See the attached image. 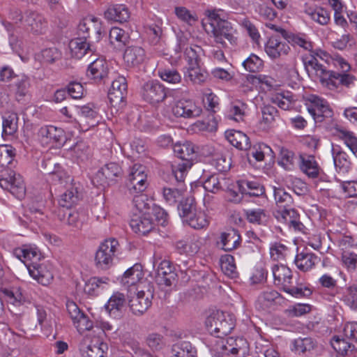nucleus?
Returning a JSON list of instances; mask_svg holds the SVG:
<instances>
[{
    "instance_id": "nucleus-1",
    "label": "nucleus",
    "mask_w": 357,
    "mask_h": 357,
    "mask_svg": "<svg viewBox=\"0 0 357 357\" xmlns=\"http://www.w3.org/2000/svg\"><path fill=\"white\" fill-rule=\"evenodd\" d=\"M220 10H207L206 18L202 22L206 32L213 38V41L222 47H227V41L231 45H236L238 38L231 24L223 20L219 13Z\"/></svg>"
},
{
    "instance_id": "nucleus-2",
    "label": "nucleus",
    "mask_w": 357,
    "mask_h": 357,
    "mask_svg": "<svg viewBox=\"0 0 357 357\" xmlns=\"http://www.w3.org/2000/svg\"><path fill=\"white\" fill-rule=\"evenodd\" d=\"M174 154L181 160V162L172 164V174L178 182H182L191 168L196 158L194 145L190 142L176 143L174 146Z\"/></svg>"
},
{
    "instance_id": "nucleus-3",
    "label": "nucleus",
    "mask_w": 357,
    "mask_h": 357,
    "mask_svg": "<svg viewBox=\"0 0 357 357\" xmlns=\"http://www.w3.org/2000/svg\"><path fill=\"white\" fill-rule=\"evenodd\" d=\"M206 326L208 333L221 337L231 332L235 326V320L232 314L216 310L206 318Z\"/></svg>"
},
{
    "instance_id": "nucleus-4",
    "label": "nucleus",
    "mask_w": 357,
    "mask_h": 357,
    "mask_svg": "<svg viewBox=\"0 0 357 357\" xmlns=\"http://www.w3.org/2000/svg\"><path fill=\"white\" fill-rule=\"evenodd\" d=\"M119 246V242L115 238H112L104 241L96 252L95 262L96 266L102 269H107L111 266Z\"/></svg>"
},
{
    "instance_id": "nucleus-5",
    "label": "nucleus",
    "mask_w": 357,
    "mask_h": 357,
    "mask_svg": "<svg viewBox=\"0 0 357 357\" xmlns=\"http://www.w3.org/2000/svg\"><path fill=\"white\" fill-rule=\"evenodd\" d=\"M121 282L128 288L130 295L132 294V291L144 289L147 282L144 280L142 266L139 264H135L128 268L122 276Z\"/></svg>"
},
{
    "instance_id": "nucleus-6",
    "label": "nucleus",
    "mask_w": 357,
    "mask_h": 357,
    "mask_svg": "<svg viewBox=\"0 0 357 357\" xmlns=\"http://www.w3.org/2000/svg\"><path fill=\"white\" fill-rule=\"evenodd\" d=\"M146 167L135 164L128 174V188L130 193H140L148 187Z\"/></svg>"
},
{
    "instance_id": "nucleus-7",
    "label": "nucleus",
    "mask_w": 357,
    "mask_h": 357,
    "mask_svg": "<svg viewBox=\"0 0 357 357\" xmlns=\"http://www.w3.org/2000/svg\"><path fill=\"white\" fill-rule=\"evenodd\" d=\"M214 348L218 351L227 352L230 354L240 356L245 354L248 349V344L243 337H230L227 339L220 338L215 342Z\"/></svg>"
},
{
    "instance_id": "nucleus-8",
    "label": "nucleus",
    "mask_w": 357,
    "mask_h": 357,
    "mask_svg": "<svg viewBox=\"0 0 357 357\" xmlns=\"http://www.w3.org/2000/svg\"><path fill=\"white\" fill-rule=\"evenodd\" d=\"M38 137L40 144L45 146H60L65 141L63 129L53 126L41 127L38 131Z\"/></svg>"
},
{
    "instance_id": "nucleus-9",
    "label": "nucleus",
    "mask_w": 357,
    "mask_h": 357,
    "mask_svg": "<svg viewBox=\"0 0 357 357\" xmlns=\"http://www.w3.org/2000/svg\"><path fill=\"white\" fill-rule=\"evenodd\" d=\"M134 296H130L128 304L132 312L137 316L143 314L151 305L152 293L144 289L132 291Z\"/></svg>"
},
{
    "instance_id": "nucleus-10",
    "label": "nucleus",
    "mask_w": 357,
    "mask_h": 357,
    "mask_svg": "<svg viewBox=\"0 0 357 357\" xmlns=\"http://www.w3.org/2000/svg\"><path fill=\"white\" fill-rule=\"evenodd\" d=\"M24 25L29 33L36 36L45 34L48 29L47 19L43 15L32 10L24 13Z\"/></svg>"
},
{
    "instance_id": "nucleus-11",
    "label": "nucleus",
    "mask_w": 357,
    "mask_h": 357,
    "mask_svg": "<svg viewBox=\"0 0 357 357\" xmlns=\"http://www.w3.org/2000/svg\"><path fill=\"white\" fill-rule=\"evenodd\" d=\"M127 82L124 77L119 76L112 83L108 92V98L112 107L119 109L125 103L124 99L127 93Z\"/></svg>"
},
{
    "instance_id": "nucleus-12",
    "label": "nucleus",
    "mask_w": 357,
    "mask_h": 357,
    "mask_svg": "<svg viewBox=\"0 0 357 357\" xmlns=\"http://www.w3.org/2000/svg\"><path fill=\"white\" fill-rule=\"evenodd\" d=\"M0 187L9 191L19 199L25 195L26 188L22 176L13 171H10L8 176L0 178Z\"/></svg>"
},
{
    "instance_id": "nucleus-13",
    "label": "nucleus",
    "mask_w": 357,
    "mask_h": 357,
    "mask_svg": "<svg viewBox=\"0 0 357 357\" xmlns=\"http://www.w3.org/2000/svg\"><path fill=\"white\" fill-rule=\"evenodd\" d=\"M141 94L143 99L151 104L161 102L167 97L165 86L155 80L146 82L142 88Z\"/></svg>"
},
{
    "instance_id": "nucleus-14",
    "label": "nucleus",
    "mask_w": 357,
    "mask_h": 357,
    "mask_svg": "<svg viewBox=\"0 0 357 357\" xmlns=\"http://www.w3.org/2000/svg\"><path fill=\"white\" fill-rule=\"evenodd\" d=\"M29 275L43 285H48L53 280L52 266L48 262H32L26 265Z\"/></svg>"
},
{
    "instance_id": "nucleus-15",
    "label": "nucleus",
    "mask_w": 357,
    "mask_h": 357,
    "mask_svg": "<svg viewBox=\"0 0 357 357\" xmlns=\"http://www.w3.org/2000/svg\"><path fill=\"white\" fill-rule=\"evenodd\" d=\"M309 102L307 110L317 121H322L324 117L331 116L332 111L324 99L316 96L310 95L307 97Z\"/></svg>"
},
{
    "instance_id": "nucleus-16",
    "label": "nucleus",
    "mask_w": 357,
    "mask_h": 357,
    "mask_svg": "<svg viewBox=\"0 0 357 357\" xmlns=\"http://www.w3.org/2000/svg\"><path fill=\"white\" fill-rule=\"evenodd\" d=\"M74 112L79 116V119H75L80 129L83 131L94 127L98 123V113L89 105L75 106Z\"/></svg>"
},
{
    "instance_id": "nucleus-17",
    "label": "nucleus",
    "mask_w": 357,
    "mask_h": 357,
    "mask_svg": "<svg viewBox=\"0 0 357 357\" xmlns=\"http://www.w3.org/2000/svg\"><path fill=\"white\" fill-rule=\"evenodd\" d=\"M174 116L183 118H196L201 115L202 109L191 99H181L172 108Z\"/></svg>"
},
{
    "instance_id": "nucleus-18",
    "label": "nucleus",
    "mask_w": 357,
    "mask_h": 357,
    "mask_svg": "<svg viewBox=\"0 0 357 357\" xmlns=\"http://www.w3.org/2000/svg\"><path fill=\"white\" fill-rule=\"evenodd\" d=\"M79 34L86 38L92 36L96 41H99L102 35V22L93 16L84 18L78 25Z\"/></svg>"
},
{
    "instance_id": "nucleus-19",
    "label": "nucleus",
    "mask_w": 357,
    "mask_h": 357,
    "mask_svg": "<svg viewBox=\"0 0 357 357\" xmlns=\"http://www.w3.org/2000/svg\"><path fill=\"white\" fill-rule=\"evenodd\" d=\"M264 50L267 55L273 60L282 59L290 52L289 44L284 40L271 36L266 43Z\"/></svg>"
},
{
    "instance_id": "nucleus-20",
    "label": "nucleus",
    "mask_w": 357,
    "mask_h": 357,
    "mask_svg": "<svg viewBox=\"0 0 357 357\" xmlns=\"http://www.w3.org/2000/svg\"><path fill=\"white\" fill-rule=\"evenodd\" d=\"M122 174L121 167L115 162L106 164L96 174L93 178V183L104 185L114 181L116 178L120 177Z\"/></svg>"
},
{
    "instance_id": "nucleus-21",
    "label": "nucleus",
    "mask_w": 357,
    "mask_h": 357,
    "mask_svg": "<svg viewBox=\"0 0 357 357\" xmlns=\"http://www.w3.org/2000/svg\"><path fill=\"white\" fill-rule=\"evenodd\" d=\"M155 221L151 217L150 211L142 214H134L130 222L132 229L135 233L145 235L155 228Z\"/></svg>"
},
{
    "instance_id": "nucleus-22",
    "label": "nucleus",
    "mask_w": 357,
    "mask_h": 357,
    "mask_svg": "<svg viewBox=\"0 0 357 357\" xmlns=\"http://www.w3.org/2000/svg\"><path fill=\"white\" fill-rule=\"evenodd\" d=\"M275 218L280 222L286 223L290 228L295 231H303L304 225L300 221L298 212L291 208L278 209L275 213Z\"/></svg>"
},
{
    "instance_id": "nucleus-23",
    "label": "nucleus",
    "mask_w": 357,
    "mask_h": 357,
    "mask_svg": "<svg viewBox=\"0 0 357 357\" xmlns=\"http://www.w3.org/2000/svg\"><path fill=\"white\" fill-rule=\"evenodd\" d=\"M317 346L318 343L315 339L311 337H299L291 342L290 349L296 355L308 356Z\"/></svg>"
},
{
    "instance_id": "nucleus-24",
    "label": "nucleus",
    "mask_w": 357,
    "mask_h": 357,
    "mask_svg": "<svg viewBox=\"0 0 357 357\" xmlns=\"http://www.w3.org/2000/svg\"><path fill=\"white\" fill-rule=\"evenodd\" d=\"M311 63L317 66V71L314 73L315 75L324 86L330 90H335L339 87V73L328 70L324 66H319L313 62Z\"/></svg>"
},
{
    "instance_id": "nucleus-25",
    "label": "nucleus",
    "mask_w": 357,
    "mask_h": 357,
    "mask_svg": "<svg viewBox=\"0 0 357 357\" xmlns=\"http://www.w3.org/2000/svg\"><path fill=\"white\" fill-rule=\"evenodd\" d=\"M156 280L158 283L165 284L167 287L171 286L175 281L176 274L169 261L162 260L156 270Z\"/></svg>"
},
{
    "instance_id": "nucleus-26",
    "label": "nucleus",
    "mask_w": 357,
    "mask_h": 357,
    "mask_svg": "<svg viewBox=\"0 0 357 357\" xmlns=\"http://www.w3.org/2000/svg\"><path fill=\"white\" fill-rule=\"evenodd\" d=\"M298 163L301 170L310 178H317L319 174L320 167L312 155L301 154L298 155Z\"/></svg>"
},
{
    "instance_id": "nucleus-27",
    "label": "nucleus",
    "mask_w": 357,
    "mask_h": 357,
    "mask_svg": "<svg viewBox=\"0 0 357 357\" xmlns=\"http://www.w3.org/2000/svg\"><path fill=\"white\" fill-rule=\"evenodd\" d=\"M108 63L105 59L98 58L91 62L87 69V76L95 82H100L107 77Z\"/></svg>"
},
{
    "instance_id": "nucleus-28",
    "label": "nucleus",
    "mask_w": 357,
    "mask_h": 357,
    "mask_svg": "<svg viewBox=\"0 0 357 357\" xmlns=\"http://www.w3.org/2000/svg\"><path fill=\"white\" fill-rule=\"evenodd\" d=\"M241 241L238 231L236 229H229L220 234L218 243L223 250L229 252L236 249L240 245Z\"/></svg>"
},
{
    "instance_id": "nucleus-29",
    "label": "nucleus",
    "mask_w": 357,
    "mask_h": 357,
    "mask_svg": "<svg viewBox=\"0 0 357 357\" xmlns=\"http://www.w3.org/2000/svg\"><path fill=\"white\" fill-rule=\"evenodd\" d=\"M272 273L274 280V284L280 286L282 289L291 283L292 273L291 271L284 264H275L272 267Z\"/></svg>"
},
{
    "instance_id": "nucleus-30",
    "label": "nucleus",
    "mask_w": 357,
    "mask_h": 357,
    "mask_svg": "<svg viewBox=\"0 0 357 357\" xmlns=\"http://www.w3.org/2000/svg\"><path fill=\"white\" fill-rule=\"evenodd\" d=\"M105 17L109 21L123 23L129 20L130 13L125 5L116 4L109 6L105 10Z\"/></svg>"
},
{
    "instance_id": "nucleus-31",
    "label": "nucleus",
    "mask_w": 357,
    "mask_h": 357,
    "mask_svg": "<svg viewBox=\"0 0 357 357\" xmlns=\"http://www.w3.org/2000/svg\"><path fill=\"white\" fill-rule=\"evenodd\" d=\"M318 261V257L314 253L303 250L296 255L294 263L300 271L307 272L313 268Z\"/></svg>"
},
{
    "instance_id": "nucleus-32",
    "label": "nucleus",
    "mask_w": 357,
    "mask_h": 357,
    "mask_svg": "<svg viewBox=\"0 0 357 357\" xmlns=\"http://www.w3.org/2000/svg\"><path fill=\"white\" fill-rule=\"evenodd\" d=\"M146 59L144 50L139 46L128 47L124 52L123 59L128 66H137Z\"/></svg>"
},
{
    "instance_id": "nucleus-33",
    "label": "nucleus",
    "mask_w": 357,
    "mask_h": 357,
    "mask_svg": "<svg viewBox=\"0 0 357 357\" xmlns=\"http://www.w3.org/2000/svg\"><path fill=\"white\" fill-rule=\"evenodd\" d=\"M332 155L335 169L338 172H347L351 166L348 155L340 146L334 144L332 146Z\"/></svg>"
},
{
    "instance_id": "nucleus-34",
    "label": "nucleus",
    "mask_w": 357,
    "mask_h": 357,
    "mask_svg": "<svg viewBox=\"0 0 357 357\" xmlns=\"http://www.w3.org/2000/svg\"><path fill=\"white\" fill-rule=\"evenodd\" d=\"M304 13L315 22L321 25H326L330 21L329 13L321 7L305 5Z\"/></svg>"
},
{
    "instance_id": "nucleus-35",
    "label": "nucleus",
    "mask_w": 357,
    "mask_h": 357,
    "mask_svg": "<svg viewBox=\"0 0 357 357\" xmlns=\"http://www.w3.org/2000/svg\"><path fill=\"white\" fill-rule=\"evenodd\" d=\"M15 256L22 261L25 265L36 262L40 258V252L36 248L25 246L17 248L14 250Z\"/></svg>"
},
{
    "instance_id": "nucleus-36",
    "label": "nucleus",
    "mask_w": 357,
    "mask_h": 357,
    "mask_svg": "<svg viewBox=\"0 0 357 357\" xmlns=\"http://www.w3.org/2000/svg\"><path fill=\"white\" fill-rule=\"evenodd\" d=\"M226 137L232 146L240 150L247 151L250 148L249 137L241 131L231 130L227 132Z\"/></svg>"
},
{
    "instance_id": "nucleus-37",
    "label": "nucleus",
    "mask_w": 357,
    "mask_h": 357,
    "mask_svg": "<svg viewBox=\"0 0 357 357\" xmlns=\"http://www.w3.org/2000/svg\"><path fill=\"white\" fill-rule=\"evenodd\" d=\"M60 218L62 221L66 222L70 226L76 228H80L84 222L87 220V214L84 211H70L68 208L63 212L62 217Z\"/></svg>"
},
{
    "instance_id": "nucleus-38",
    "label": "nucleus",
    "mask_w": 357,
    "mask_h": 357,
    "mask_svg": "<svg viewBox=\"0 0 357 357\" xmlns=\"http://www.w3.org/2000/svg\"><path fill=\"white\" fill-rule=\"evenodd\" d=\"M86 38H78L71 40L69 43L70 53L72 57L77 59L82 58L88 51H91L89 43L86 42Z\"/></svg>"
},
{
    "instance_id": "nucleus-39",
    "label": "nucleus",
    "mask_w": 357,
    "mask_h": 357,
    "mask_svg": "<svg viewBox=\"0 0 357 357\" xmlns=\"http://www.w3.org/2000/svg\"><path fill=\"white\" fill-rule=\"evenodd\" d=\"M331 56L330 55L325 51L321 49L313 50L310 52L309 56H305L303 59L305 65L308 67H311L312 70L316 73L317 71V66H314L311 63H315L319 66H324L322 64L319 63V60L324 61L326 63H328L330 61Z\"/></svg>"
},
{
    "instance_id": "nucleus-40",
    "label": "nucleus",
    "mask_w": 357,
    "mask_h": 357,
    "mask_svg": "<svg viewBox=\"0 0 357 357\" xmlns=\"http://www.w3.org/2000/svg\"><path fill=\"white\" fill-rule=\"evenodd\" d=\"M239 190L242 194L253 197H259L264 194V188L257 181L242 180L238 182Z\"/></svg>"
},
{
    "instance_id": "nucleus-41",
    "label": "nucleus",
    "mask_w": 357,
    "mask_h": 357,
    "mask_svg": "<svg viewBox=\"0 0 357 357\" xmlns=\"http://www.w3.org/2000/svg\"><path fill=\"white\" fill-rule=\"evenodd\" d=\"M109 279L107 278L93 277L90 278L84 285V291L86 294L95 296L100 290H103L108 285Z\"/></svg>"
},
{
    "instance_id": "nucleus-42",
    "label": "nucleus",
    "mask_w": 357,
    "mask_h": 357,
    "mask_svg": "<svg viewBox=\"0 0 357 357\" xmlns=\"http://www.w3.org/2000/svg\"><path fill=\"white\" fill-rule=\"evenodd\" d=\"M108 349L107 344L100 340L92 342L85 349L82 350L83 357H105Z\"/></svg>"
},
{
    "instance_id": "nucleus-43",
    "label": "nucleus",
    "mask_w": 357,
    "mask_h": 357,
    "mask_svg": "<svg viewBox=\"0 0 357 357\" xmlns=\"http://www.w3.org/2000/svg\"><path fill=\"white\" fill-rule=\"evenodd\" d=\"M30 85V81L27 76L24 75L17 76L15 82L12 85V90L15 93L18 100L22 99L29 93Z\"/></svg>"
},
{
    "instance_id": "nucleus-44",
    "label": "nucleus",
    "mask_w": 357,
    "mask_h": 357,
    "mask_svg": "<svg viewBox=\"0 0 357 357\" xmlns=\"http://www.w3.org/2000/svg\"><path fill=\"white\" fill-rule=\"evenodd\" d=\"M80 199V195L76 187L71 186L63 192L59 200V205L68 209L76 204Z\"/></svg>"
},
{
    "instance_id": "nucleus-45",
    "label": "nucleus",
    "mask_w": 357,
    "mask_h": 357,
    "mask_svg": "<svg viewBox=\"0 0 357 357\" xmlns=\"http://www.w3.org/2000/svg\"><path fill=\"white\" fill-rule=\"evenodd\" d=\"M197 351L189 342L175 344L172 349V357H196Z\"/></svg>"
},
{
    "instance_id": "nucleus-46",
    "label": "nucleus",
    "mask_w": 357,
    "mask_h": 357,
    "mask_svg": "<svg viewBox=\"0 0 357 357\" xmlns=\"http://www.w3.org/2000/svg\"><path fill=\"white\" fill-rule=\"evenodd\" d=\"M185 77L195 84H202L208 79V73L199 67V65L191 66L188 68Z\"/></svg>"
},
{
    "instance_id": "nucleus-47",
    "label": "nucleus",
    "mask_w": 357,
    "mask_h": 357,
    "mask_svg": "<svg viewBox=\"0 0 357 357\" xmlns=\"http://www.w3.org/2000/svg\"><path fill=\"white\" fill-rule=\"evenodd\" d=\"M109 39L112 45L121 48L128 41L129 36L123 29L114 26L109 31Z\"/></svg>"
},
{
    "instance_id": "nucleus-48",
    "label": "nucleus",
    "mask_w": 357,
    "mask_h": 357,
    "mask_svg": "<svg viewBox=\"0 0 357 357\" xmlns=\"http://www.w3.org/2000/svg\"><path fill=\"white\" fill-rule=\"evenodd\" d=\"M283 291L298 298L307 297L312 294L311 289L306 284L296 282L294 285L292 281L283 289Z\"/></svg>"
},
{
    "instance_id": "nucleus-49",
    "label": "nucleus",
    "mask_w": 357,
    "mask_h": 357,
    "mask_svg": "<svg viewBox=\"0 0 357 357\" xmlns=\"http://www.w3.org/2000/svg\"><path fill=\"white\" fill-rule=\"evenodd\" d=\"M247 156L255 158L257 162H261L264 160L266 155H270L272 153L271 149L264 143H258L251 146L248 150Z\"/></svg>"
},
{
    "instance_id": "nucleus-50",
    "label": "nucleus",
    "mask_w": 357,
    "mask_h": 357,
    "mask_svg": "<svg viewBox=\"0 0 357 357\" xmlns=\"http://www.w3.org/2000/svg\"><path fill=\"white\" fill-rule=\"evenodd\" d=\"M185 60L188 66L199 65L201 57L204 54L202 48L197 45H190L184 52Z\"/></svg>"
},
{
    "instance_id": "nucleus-51",
    "label": "nucleus",
    "mask_w": 357,
    "mask_h": 357,
    "mask_svg": "<svg viewBox=\"0 0 357 357\" xmlns=\"http://www.w3.org/2000/svg\"><path fill=\"white\" fill-rule=\"evenodd\" d=\"M126 303V298L123 294L115 292L108 300L105 305L106 310L112 314L116 312L120 311Z\"/></svg>"
},
{
    "instance_id": "nucleus-52",
    "label": "nucleus",
    "mask_w": 357,
    "mask_h": 357,
    "mask_svg": "<svg viewBox=\"0 0 357 357\" xmlns=\"http://www.w3.org/2000/svg\"><path fill=\"white\" fill-rule=\"evenodd\" d=\"M185 223L188 224L192 228L201 229L206 227L209 221L203 211L197 210Z\"/></svg>"
},
{
    "instance_id": "nucleus-53",
    "label": "nucleus",
    "mask_w": 357,
    "mask_h": 357,
    "mask_svg": "<svg viewBox=\"0 0 357 357\" xmlns=\"http://www.w3.org/2000/svg\"><path fill=\"white\" fill-rule=\"evenodd\" d=\"M17 121L18 117L15 113L5 115L2 121L3 134L5 135L14 134L17 130Z\"/></svg>"
},
{
    "instance_id": "nucleus-54",
    "label": "nucleus",
    "mask_w": 357,
    "mask_h": 357,
    "mask_svg": "<svg viewBox=\"0 0 357 357\" xmlns=\"http://www.w3.org/2000/svg\"><path fill=\"white\" fill-rule=\"evenodd\" d=\"M1 292L8 303L14 306H20L25 301L22 292L17 289H3Z\"/></svg>"
},
{
    "instance_id": "nucleus-55",
    "label": "nucleus",
    "mask_w": 357,
    "mask_h": 357,
    "mask_svg": "<svg viewBox=\"0 0 357 357\" xmlns=\"http://www.w3.org/2000/svg\"><path fill=\"white\" fill-rule=\"evenodd\" d=\"M273 194L275 203L280 209L290 206L293 202L291 196L283 188L274 187Z\"/></svg>"
},
{
    "instance_id": "nucleus-56",
    "label": "nucleus",
    "mask_w": 357,
    "mask_h": 357,
    "mask_svg": "<svg viewBox=\"0 0 357 357\" xmlns=\"http://www.w3.org/2000/svg\"><path fill=\"white\" fill-rule=\"evenodd\" d=\"M246 109V104L241 102H234L231 104L228 111V117L237 122L243 121L244 120Z\"/></svg>"
},
{
    "instance_id": "nucleus-57",
    "label": "nucleus",
    "mask_w": 357,
    "mask_h": 357,
    "mask_svg": "<svg viewBox=\"0 0 357 357\" xmlns=\"http://www.w3.org/2000/svg\"><path fill=\"white\" fill-rule=\"evenodd\" d=\"M195 211H197V208L192 199H185L183 201L181 200L178 206L179 215L184 222L188 221Z\"/></svg>"
},
{
    "instance_id": "nucleus-58",
    "label": "nucleus",
    "mask_w": 357,
    "mask_h": 357,
    "mask_svg": "<svg viewBox=\"0 0 357 357\" xmlns=\"http://www.w3.org/2000/svg\"><path fill=\"white\" fill-rule=\"evenodd\" d=\"M331 346L334 350L341 356H344L351 351L353 347L351 343L347 342L344 338L340 336H335L331 340Z\"/></svg>"
},
{
    "instance_id": "nucleus-59",
    "label": "nucleus",
    "mask_w": 357,
    "mask_h": 357,
    "mask_svg": "<svg viewBox=\"0 0 357 357\" xmlns=\"http://www.w3.org/2000/svg\"><path fill=\"white\" fill-rule=\"evenodd\" d=\"M162 195L164 201L169 205H175L177 202H181L183 199V193L176 188H163Z\"/></svg>"
},
{
    "instance_id": "nucleus-60",
    "label": "nucleus",
    "mask_w": 357,
    "mask_h": 357,
    "mask_svg": "<svg viewBox=\"0 0 357 357\" xmlns=\"http://www.w3.org/2000/svg\"><path fill=\"white\" fill-rule=\"evenodd\" d=\"M220 267L223 273L230 278L236 276V267L234 258L230 255H225L220 259Z\"/></svg>"
},
{
    "instance_id": "nucleus-61",
    "label": "nucleus",
    "mask_w": 357,
    "mask_h": 357,
    "mask_svg": "<svg viewBox=\"0 0 357 357\" xmlns=\"http://www.w3.org/2000/svg\"><path fill=\"white\" fill-rule=\"evenodd\" d=\"M134 206L138 211L137 214H142L150 211L154 205L152 201L149 200L144 194H139L134 197L132 200Z\"/></svg>"
},
{
    "instance_id": "nucleus-62",
    "label": "nucleus",
    "mask_w": 357,
    "mask_h": 357,
    "mask_svg": "<svg viewBox=\"0 0 357 357\" xmlns=\"http://www.w3.org/2000/svg\"><path fill=\"white\" fill-rule=\"evenodd\" d=\"M280 298V294L273 289H267L261 293L257 301L263 307H268L275 303Z\"/></svg>"
},
{
    "instance_id": "nucleus-63",
    "label": "nucleus",
    "mask_w": 357,
    "mask_h": 357,
    "mask_svg": "<svg viewBox=\"0 0 357 357\" xmlns=\"http://www.w3.org/2000/svg\"><path fill=\"white\" fill-rule=\"evenodd\" d=\"M247 220L251 223L263 224L268 219L266 211L262 208L248 209L245 211Z\"/></svg>"
},
{
    "instance_id": "nucleus-64",
    "label": "nucleus",
    "mask_w": 357,
    "mask_h": 357,
    "mask_svg": "<svg viewBox=\"0 0 357 357\" xmlns=\"http://www.w3.org/2000/svg\"><path fill=\"white\" fill-rule=\"evenodd\" d=\"M343 301L351 310L357 311V283L347 288Z\"/></svg>"
}]
</instances>
